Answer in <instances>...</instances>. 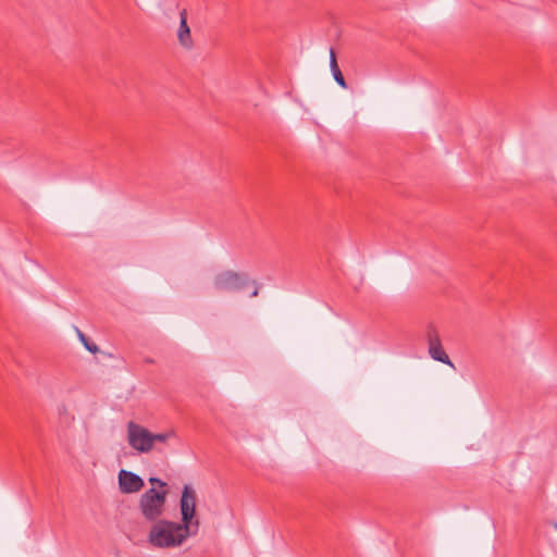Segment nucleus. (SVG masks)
<instances>
[{"label": "nucleus", "instance_id": "nucleus-1", "mask_svg": "<svg viewBox=\"0 0 557 557\" xmlns=\"http://www.w3.org/2000/svg\"><path fill=\"white\" fill-rule=\"evenodd\" d=\"M196 535L188 525L181 521L175 522L166 519H159L151 524L147 541L153 548L173 549L181 547L190 536Z\"/></svg>", "mask_w": 557, "mask_h": 557}, {"label": "nucleus", "instance_id": "nucleus-2", "mask_svg": "<svg viewBox=\"0 0 557 557\" xmlns=\"http://www.w3.org/2000/svg\"><path fill=\"white\" fill-rule=\"evenodd\" d=\"M168 490L151 487L145 491L138 502L143 517L148 521L159 520L165 511Z\"/></svg>", "mask_w": 557, "mask_h": 557}, {"label": "nucleus", "instance_id": "nucleus-3", "mask_svg": "<svg viewBox=\"0 0 557 557\" xmlns=\"http://www.w3.org/2000/svg\"><path fill=\"white\" fill-rule=\"evenodd\" d=\"M197 494L189 484L184 485L180 499L181 522L194 531L199 530V520L196 518Z\"/></svg>", "mask_w": 557, "mask_h": 557}, {"label": "nucleus", "instance_id": "nucleus-4", "mask_svg": "<svg viewBox=\"0 0 557 557\" xmlns=\"http://www.w3.org/2000/svg\"><path fill=\"white\" fill-rule=\"evenodd\" d=\"M127 442L139 454H147L153 449L152 433L134 421L127 424Z\"/></svg>", "mask_w": 557, "mask_h": 557}, {"label": "nucleus", "instance_id": "nucleus-5", "mask_svg": "<svg viewBox=\"0 0 557 557\" xmlns=\"http://www.w3.org/2000/svg\"><path fill=\"white\" fill-rule=\"evenodd\" d=\"M429 355L432 359L454 368V363L442 347L441 338L434 327H429L425 334Z\"/></svg>", "mask_w": 557, "mask_h": 557}, {"label": "nucleus", "instance_id": "nucleus-6", "mask_svg": "<svg viewBox=\"0 0 557 557\" xmlns=\"http://www.w3.org/2000/svg\"><path fill=\"white\" fill-rule=\"evenodd\" d=\"M119 488L123 494H134L139 492L145 483L136 473L127 470H120L117 473Z\"/></svg>", "mask_w": 557, "mask_h": 557}, {"label": "nucleus", "instance_id": "nucleus-7", "mask_svg": "<svg viewBox=\"0 0 557 557\" xmlns=\"http://www.w3.org/2000/svg\"><path fill=\"white\" fill-rule=\"evenodd\" d=\"M244 283L245 277L243 275L231 271L222 272L214 278V287L221 292L239 289Z\"/></svg>", "mask_w": 557, "mask_h": 557}, {"label": "nucleus", "instance_id": "nucleus-8", "mask_svg": "<svg viewBox=\"0 0 557 557\" xmlns=\"http://www.w3.org/2000/svg\"><path fill=\"white\" fill-rule=\"evenodd\" d=\"M180 17H181L180 26L176 32L178 42L184 48L191 49L194 41L191 38L190 28L187 24V14H186L185 10L181 11Z\"/></svg>", "mask_w": 557, "mask_h": 557}, {"label": "nucleus", "instance_id": "nucleus-9", "mask_svg": "<svg viewBox=\"0 0 557 557\" xmlns=\"http://www.w3.org/2000/svg\"><path fill=\"white\" fill-rule=\"evenodd\" d=\"M330 67L335 82L343 88H346L345 78L338 67L336 55L333 49H330Z\"/></svg>", "mask_w": 557, "mask_h": 557}, {"label": "nucleus", "instance_id": "nucleus-10", "mask_svg": "<svg viewBox=\"0 0 557 557\" xmlns=\"http://www.w3.org/2000/svg\"><path fill=\"white\" fill-rule=\"evenodd\" d=\"M175 436V433L173 431H169V432H163V433H152V442H153V445L159 442V443H165L168 440H170L171 437Z\"/></svg>", "mask_w": 557, "mask_h": 557}, {"label": "nucleus", "instance_id": "nucleus-11", "mask_svg": "<svg viewBox=\"0 0 557 557\" xmlns=\"http://www.w3.org/2000/svg\"><path fill=\"white\" fill-rule=\"evenodd\" d=\"M77 331V335L81 339V342L83 343V345L85 346V348L87 350H89L90 352H96L98 351V347L97 345L92 344V343H89V341L87 339V337L84 335L83 332H81L78 329H76Z\"/></svg>", "mask_w": 557, "mask_h": 557}, {"label": "nucleus", "instance_id": "nucleus-12", "mask_svg": "<svg viewBox=\"0 0 557 557\" xmlns=\"http://www.w3.org/2000/svg\"><path fill=\"white\" fill-rule=\"evenodd\" d=\"M149 482L152 484V487L157 490H166V483L159 478H150Z\"/></svg>", "mask_w": 557, "mask_h": 557}, {"label": "nucleus", "instance_id": "nucleus-13", "mask_svg": "<svg viewBox=\"0 0 557 557\" xmlns=\"http://www.w3.org/2000/svg\"><path fill=\"white\" fill-rule=\"evenodd\" d=\"M257 294H258V289H257V288H255V290L251 293V296H252V297H253V296H257Z\"/></svg>", "mask_w": 557, "mask_h": 557}, {"label": "nucleus", "instance_id": "nucleus-14", "mask_svg": "<svg viewBox=\"0 0 557 557\" xmlns=\"http://www.w3.org/2000/svg\"><path fill=\"white\" fill-rule=\"evenodd\" d=\"M555 528L557 529V523L555 524Z\"/></svg>", "mask_w": 557, "mask_h": 557}]
</instances>
